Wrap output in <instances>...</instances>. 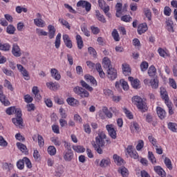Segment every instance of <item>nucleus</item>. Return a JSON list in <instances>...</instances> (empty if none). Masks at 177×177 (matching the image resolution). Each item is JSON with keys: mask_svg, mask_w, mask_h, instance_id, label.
Wrapping results in <instances>:
<instances>
[{"mask_svg": "<svg viewBox=\"0 0 177 177\" xmlns=\"http://www.w3.org/2000/svg\"><path fill=\"white\" fill-rule=\"evenodd\" d=\"M133 104L141 111V113H146L148 110L147 104L146 102L138 95L133 96L132 97Z\"/></svg>", "mask_w": 177, "mask_h": 177, "instance_id": "nucleus-1", "label": "nucleus"}, {"mask_svg": "<svg viewBox=\"0 0 177 177\" xmlns=\"http://www.w3.org/2000/svg\"><path fill=\"white\" fill-rule=\"evenodd\" d=\"M106 133L104 132H100L97 136L95 137V140L92 142V146L97 147V146L104 147V140L106 139Z\"/></svg>", "mask_w": 177, "mask_h": 177, "instance_id": "nucleus-2", "label": "nucleus"}, {"mask_svg": "<svg viewBox=\"0 0 177 177\" xmlns=\"http://www.w3.org/2000/svg\"><path fill=\"white\" fill-rule=\"evenodd\" d=\"M13 124L18 128H23V118H21V111H17L16 118L12 120Z\"/></svg>", "mask_w": 177, "mask_h": 177, "instance_id": "nucleus-3", "label": "nucleus"}, {"mask_svg": "<svg viewBox=\"0 0 177 177\" xmlns=\"http://www.w3.org/2000/svg\"><path fill=\"white\" fill-rule=\"evenodd\" d=\"M73 92L80 96V97H89V92L82 87L76 86L73 88Z\"/></svg>", "mask_w": 177, "mask_h": 177, "instance_id": "nucleus-4", "label": "nucleus"}, {"mask_svg": "<svg viewBox=\"0 0 177 177\" xmlns=\"http://www.w3.org/2000/svg\"><path fill=\"white\" fill-rule=\"evenodd\" d=\"M106 129L112 139H117V130L114 127V124H106Z\"/></svg>", "mask_w": 177, "mask_h": 177, "instance_id": "nucleus-5", "label": "nucleus"}, {"mask_svg": "<svg viewBox=\"0 0 177 177\" xmlns=\"http://www.w3.org/2000/svg\"><path fill=\"white\" fill-rule=\"evenodd\" d=\"M98 4L100 8L102 9L103 12L108 16V17H110L111 15L109 13V11L110 10V7L106 4V2L104 0H98Z\"/></svg>", "mask_w": 177, "mask_h": 177, "instance_id": "nucleus-6", "label": "nucleus"}, {"mask_svg": "<svg viewBox=\"0 0 177 177\" xmlns=\"http://www.w3.org/2000/svg\"><path fill=\"white\" fill-rule=\"evenodd\" d=\"M129 128L131 133H138L140 129V125L138 122L133 121L130 123Z\"/></svg>", "mask_w": 177, "mask_h": 177, "instance_id": "nucleus-7", "label": "nucleus"}, {"mask_svg": "<svg viewBox=\"0 0 177 177\" xmlns=\"http://www.w3.org/2000/svg\"><path fill=\"white\" fill-rule=\"evenodd\" d=\"M63 158L65 161L70 162L74 158V153L73 150H65L63 153Z\"/></svg>", "mask_w": 177, "mask_h": 177, "instance_id": "nucleus-8", "label": "nucleus"}, {"mask_svg": "<svg viewBox=\"0 0 177 177\" xmlns=\"http://www.w3.org/2000/svg\"><path fill=\"white\" fill-rule=\"evenodd\" d=\"M77 6L80 7L82 6V8H84L86 12L91 11V8H92V6L91 5V3L85 1H80L77 3Z\"/></svg>", "mask_w": 177, "mask_h": 177, "instance_id": "nucleus-9", "label": "nucleus"}, {"mask_svg": "<svg viewBox=\"0 0 177 177\" xmlns=\"http://www.w3.org/2000/svg\"><path fill=\"white\" fill-rule=\"evenodd\" d=\"M108 78L110 80H114L117 78V70L114 68H109L107 70Z\"/></svg>", "mask_w": 177, "mask_h": 177, "instance_id": "nucleus-10", "label": "nucleus"}, {"mask_svg": "<svg viewBox=\"0 0 177 177\" xmlns=\"http://www.w3.org/2000/svg\"><path fill=\"white\" fill-rule=\"evenodd\" d=\"M12 53L15 57H20L21 56V50L17 44H13Z\"/></svg>", "mask_w": 177, "mask_h": 177, "instance_id": "nucleus-11", "label": "nucleus"}, {"mask_svg": "<svg viewBox=\"0 0 177 177\" xmlns=\"http://www.w3.org/2000/svg\"><path fill=\"white\" fill-rule=\"evenodd\" d=\"M156 113L160 120H164V118L167 117V112L165 111V109L161 108V106L156 107Z\"/></svg>", "mask_w": 177, "mask_h": 177, "instance_id": "nucleus-12", "label": "nucleus"}, {"mask_svg": "<svg viewBox=\"0 0 177 177\" xmlns=\"http://www.w3.org/2000/svg\"><path fill=\"white\" fill-rule=\"evenodd\" d=\"M66 102L69 106H72L73 107H77L80 106V101L74 97H68L66 99Z\"/></svg>", "mask_w": 177, "mask_h": 177, "instance_id": "nucleus-13", "label": "nucleus"}, {"mask_svg": "<svg viewBox=\"0 0 177 177\" xmlns=\"http://www.w3.org/2000/svg\"><path fill=\"white\" fill-rule=\"evenodd\" d=\"M63 41L67 48H68L69 49H71V48H73V42L71 41V39H70L68 35H63Z\"/></svg>", "mask_w": 177, "mask_h": 177, "instance_id": "nucleus-14", "label": "nucleus"}, {"mask_svg": "<svg viewBox=\"0 0 177 177\" xmlns=\"http://www.w3.org/2000/svg\"><path fill=\"white\" fill-rule=\"evenodd\" d=\"M37 139L38 140L39 147H44V145H45V142L44 141V138L42 137V136H40L39 134H38L37 136L34 135L32 136V140H34V142H37Z\"/></svg>", "mask_w": 177, "mask_h": 177, "instance_id": "nucleus-15", "label": "nucleus"}, {"mask_svg": "<svg viewBox=\"0 0 177 177\" xmlns=\"http://www.w3.org/2000/svg\"><path fill=\"white\" fill-rule=\"evenodd\" d=\"M84 80L87 82H90V84H91V85H93L94 86H96L97 85V82H96L95 77H93V76L91 75L87 74L84 75Z\"/></svg>", "mask_w": 177, "mask_h": 177, "instance_id": "nucleus-16", "label": "nucleus"}, {"mask_svg": "<svg viewBox=\"0 0 177 177\" xmlns=\"http://www.w3.org/2000/svg\"><path fill=\"white\" fill-rule=\"evenodd\" d=\"M50 74H51V77H53L54 80H56V81H59L62 78V76L59 73V71H57V69L56 68H51Z\"/></svg>", "mask_w": 177, "mask_h": 177, "instance_id": "nucleus-17", "label": "nucleus"}, {"mask_svg": "<svg viewBox=\"0 0 177 177\" xmlns=\"http://www.w3.org/2000/svg\"><path fill=\"white\" fill-rule=\"evenodd\" d=\"M145 121L147 122H149V124H152L153 127H156L157 125V121L154 120V118H153V115L150 113H147V115H145Z\"/></svg>", "mask_w": 177, "mask_h": 177, "instance_id": "nucleus-18", "label": "nucleus"}, {"mask_svg": "<svg viewBox=\"0 0 177 177\" xmlns=\"http://www.w3.org/2000/svg\"><path fill=\"white\" fill-rule=\"evenodd\" d=\"M48 37L50 39H53L55 38V34L56 33V28L53 25H48Z\"/></svg>", "mask_w": 177, "mask_h": 177, "instance_id": "nucleus-19", "label": "nucleus"}, {"mask_svg": "<svg viewBox=\"0 0 177 177\" xmlns=\"http://www.w3.org/2000/svg\"><path fill=\"white\" fill-rule=\"evenodd\" d=\"M111 165V160L109 158L102 159L100 162V167L101 168H106V167H110Z\"/></svg>", "mask_w": 177, "mask_h": 177, "instance_id": "nucleus-20", "label": "nucleus"}, {"mask_svg": "<svg viewBox=\"0 0 177 177\" xmlns=\"http://www.w3.org/2000/svg\"><path fill=\"white\" fill-rule=\"evenodd\" d=\"M147 30H148L147 24H146L145 23L141 24L138 26V32L139 35H142V34H145V32H146Z\"/></svg>", "mask_w": 177, "mask_h": 177, "instance_id": "nucleus-21", "label": "nucleus"}, {"mask_svg": "<svg viewBox=\"0 0 177 177\" xmlns=\"http://www.w3.org/2000/svg\"><path fill=\"white\" fill-rule=\"evenodd\" d=\"M113 160H114V162H115L116 165H118V167H121V165H124V159H122V158L120 157L118 155L114 154Z\"/></svg>", "mask_w": 177, "mask_h": 177, "instance_id": "nucleus-22", "label": "nucleus"}, {"mask_svg": "<svg viewBox=\"0 0 177 177\" xmlns=\"http://www.w3.org/2000/svg\"><path fill=\"white\" fill-rule=\"evenodd\" d=\"M118 171L122 177H128L129 175V171L125 167H120Z\"/></svg>", "mask_w": 177, "mask_h": 177, "instance_id": "nucleus-23", "label": "nucleus"}, {"mask_svg": "<svg viewBox=\"0 0 177 177\" xmlns=\"http://www.w3.org/2000/svg\"><path fill=\"white\" fill-rule=\"evenodd\" d=\"M102 65L104 68H111V61H110V59L109 57H104L102 60Z\"/></svg>", "mask_w": 177, "mask_h": 177, "instance_id": "nucleus-24", "label": "nucleus"}, {"mask_svg": "<svg viewBox=\"0 0 177 177\" xmlns=\"http://www.w3.org/2000/svg\"><path fill=\"white\" fill-rule=\"evenodd\" d=\"M154 171L159 175V176L161 177H165V171L161 168L160 166H156L154 167Z\"/></svg>", "mask_w": 177, "mask_h": 177, "instance_id": "nucleus-25", "label": "nucleus"}, {"mask_svg": "<svg viewBox=\"0 0 177 177\" xmlns=\"http://www.w3.org/2000/svg\"><path fill=\"white\" fill-rule=\"evenodd\" d=\"M122 71L124 75H131V68H129V65L127 64H122Z\"/></svg>", "mask_w": 177, "mask_h": 177, "instance_id": "nucleus-26", "label": "nucleus"}, {"mask_svg": "<svg viewBox=\"0 0 177 177\" xmlns=\"http://www.w3.org/2000/svg\"><path fill=\"white\" fill-rule=\"evenodd\" d=\"M12 46L9 44V43L0 44V50H2L3 52H9Z\"/></svg>", "mask_w": 177, "mask_h": 177, "instance_id": "nucleus-27", "label": "nucleus"}, {"mask_svg": "<svg viewBox=\"0 0 177 177\" xmlns=\"http://www.w3.org/2000/svg\"><path fill=\"white\" fill-rule=\"evenodd\" d=\"M0 102L3 104V106H10V102L6 99V96H5L3 93L0 94Z\"/></svg>", "mask_w": 177, "mask_h": 177, "instance_id": "nucleus-28", "label": "nucleus"}, {"mask_svg": "<svg viewBox=\"0 0 177 177\" xmlns=\"http://www.w3.org/2000/svg\"><path fill=\"white\" fill-rule=\"evenodd\" d=\"M17 147L19 150H20V151L24 153L25 154H27V153L28 152L27 151V147L21 142H17Z\"/></svg>", "mask_w": 177, "mask_h": 177, "instance_id": "nucleus-29", "label": "nucleus"}, {"mask_svg": "<svg viewBox=\"0 0 177 177\" xmlns=\"http://www.w3.org/2000/svg\"><path fill=\"white\" fill-rule=\"evenodd\" d=\"M46 86L51 91H57L59 88V84L56 82H48L46 83Z\"/></svg>", "mask_w": 177, "mask_h": 177, "instance_id": "nucleus-30", "label": "nucleus"}, {"mask_svg": "<svg viewBox=\"0 0 177 177\" xmlns=\"http://www.w3.org/2000/svg\"><path fill=\"white\" fill-rule=\"evenodd\" d=\"M21 111L20 109H16V107L15 106H11L9 107L6 109V113L8 115H12V114H16V115H17V111Z\"/></svg>", "mask_w": 177, "mask_h": 177, "instance_id": "nucleus-31", "label": "nucleus"}, {"mask_svg": "<svg viewBox=\"0 0 177 177\" xmlns=\"http://www.w3.org/2000/svg\"><path fill=\"white\" fill-rule=\"evenodd\" d=\"M32 93L35 95V97L37 100H41V95L39 94V90H38V87L37 86H33L32 89Z\"/></svg>", "mask_w": 177, "mask_h": 177, "instance_id": "nucleus-32", "label": "nucleus"}, {"mask_svg": "<svg viewBox=\"0 0 177 177\" xmlns=\"http://www.w3.org/2000/svg\"><path fill=\"white\" fill-rule=\"evenodd\" d=\"M34 24H35V26H37V27H41V28L45 27V21L42 20V19L41 18L35 19Z\"/></svg>", "mask_w": 177, "mask_h": 177, "instance_id": "nucleus-33", "label": "nucleus"}, {"mask_svg": "<svg viewBox=\"0 0 177 177\" xmlns=\"http://www.w3.org/2000/svg\"><path fill=\"white\" fill-rule=\"evenodd\" d=\"M76 41L77 44V48L79 49H82V48L84 47V41H82V37H81V35H77L76 36Z\"/></svg>", "mask_w": 177, "mask_h": 177, "instance_id": "nucleus-34", "label": "nucleus"}, {"mask_svg": "<svg viewBox=\"0 0 177 177\" xmlns=\"http://www.w3.org/2000/svg\"><path fill=\"white\" fill-rule=\"evenodd\" d=\"M60 39H62V34L58 33L57 35L56 36L55 41V46L56 49H59V48H60V44H61Z\"/></svg>", "mask_w": 177, "mask_h": 177, "instance_id": "nucleus-35", "label": "nucleus"}, {"mask_svg": "<svg viewBox=\"0 0 177 177\" xmlns=\"http://www.w3.org/2000/svg\"><path fill=\"white\" fill-rule=\"evenodd\" d=\"M73 149L76 153H84L85 151V148L81 145H75Z\"/></svg>", "mask_w": 177, "mask_h": 177, "instance_id": "nucleus-36", "label": "nucleus"}, {"mask_svg": "<svg viewBox=\"0 0 177 177\" xmlns=\"http://www.w3.org/2000/svg\"><path fill=\"white\" fill-rule=\"evenodd\" d=\"M167 127L172 132H177V124L175 122H169Z\"/></svg>", "mask_w": 177, "mask_h": 177, "instance_id": "nucleus-37", "label": "nucleus"}, {"mask_svg": "<svg viewBox=\"0 0 177 177\" xmlns=\"http://www.w3.org/2000/svg\"><path fill=\"white\" fill-rule=\"evenodd\" d=\"M103 113L106 115L107 118H113V113L109 111L106 106L102 108Z\"/></svg>", "mask_w": 177, "mask_h": 177, "instance_id": "nucleus-38", "label": "nucleus"}, {"mask_svg": "<svg viewBox=\"0 0 177 177\" xmlns=\"http://www.w3.org/2000/svg\"><path fill=\"white\" fill-rule=\"evenodd\" d=\"M156 73H157V69H156V67L154 66H151L149 67L148 70V74L149 77H154Z\"/></svg>", "mask_w": 177, "mask_h": 177, "instance_id": "nucleus-39", "label": "nucleus"}, {"mask_svg": "<svg viewBox=\"0 0 177 177\" xmlns=\"http://www.w3.org/2000/svg\"><path fill=\"white\" fill-rule=\"evenodd\" d=\"M58 21L60 23V24H62L64 27H66V28H68V30H70L71 28L70 24L65 19L59 18Z\"/></svg>", "mask_w": 177, "mask_h": 177, "instance_id": "nucleus-40", "label": "nucleus"}, {"mask_svg": "<svg viewBox=\"0 0 177 177\" xmlns=\"http://www.w3.org/2000/svg\"><path fill=\"white\" fill-rule=\"evenodd\" d=\"M166 26L167 27L168 31H174V22L172 21V20L167 19Z\"/></svg>", "mask_w": 177, "mask_h": 177, "instance_id": "nucleus-41", "label": "nucleus"}, {"mask_svg": "<svg viewBox=\"0 0 177 177\" xmlns=\"http://www.w3.org/2000/svg\"><path fill=\"white\" fill-rule=\"evenodd\" d=\"M3 169H4V171H10L13 169V164L8 162L3 163Z\"/></svg>", "mask_w": 177, "mask_h": 177, "instance_id": "nucleus-42", "label": "nucleus"}, {"mask_svg": "<svg viewBox=\"0 0 177 177\" xmlns=\"http://www.w3.org/2000/svg\"><path fill=\"white\" fill-rule=\"evenodd\" d=\"M95 13L96 17L100 21H101L102 23H106V19L104 18V16L100 14V12H99V10H97Z\"/></svg>", "mask_w": 177, "mask_h": 177, "instance_id": "nucleus-43", "label": "nucleus"}, {"mask_svg": "<svg viewBox=\"0 0 177 177\" xmlns=\"http://www.w3.org/2000/svg\"><path fill=\"white\" fill-rule=\"evenodd\" d=\"M164 162L168 169H172V162L171 161V159L169 158H165Z\"/></svg>", "mask_w": 177, "mask_h": 177, "instance_id": "nucleus-44", "label": "nucleus"}, {"mask_svg": "<svg viewBox=\"0 0 177 177\" xmlns=\"http://www.w3.org/2000/svg\"><path fill=\"white\" fill-rule=\"evenodd\" d=\"M148 158L149 160H151L152 164L153 165L157 164V161L156 160V157L154 156V154H153V152L151 151L148 152Z\"/></svg>", "mask_w": 177, "mask_h": 177, "instance_id": "nucleus-45", "label": "nucleus"}, {"mask_svg": "<svg viewBox=\"0 0 177 177\" xmlns=\"http://www.w3.org/2000/svg\"><path fill=\"white\" fill-rule=\"evenodd\" d=\"M47 151L50 156H55L56 154V147L55 146H49Z\"/></svg>", "mask_w": 177, "mask_h": 177, "instance_id": "nucleus-46", "label": "nucleus"}, {"mask_svg": "<svg viewBox=\"0 0 177 177\" xmlns=\"http://www.w3.org/2000/svg\"><path fill=\"white\" fill-rule=\"evenodd\" d=\"M131 86L134 89H139V88H140V81L138 79L134 80L131 82Z\"/></svg>", "mask_w": 177, "mask_h": 177, "instance_id": "nucleus-47", "label": "nucleus"}, {"mask_svg": "<svg viewBox=\"0 0 177 177\" xmlns=\"http://www.w3.org/2000/svg\"><path fill=\"white\" fill-rule=\"evenodd\" d=\"M145 147V142L142 140H139L138 141V145L136 147V149L138 151H140Z\"/></svg>", "mask_w": 177, "mask_h": 177, "instance_id": "nucleus-48", "label": "nucleus"}, {"mask_svg": "<svg viewBox=\"0 0 177 177\" xmlns=\"http://www.w3.org/2000/svg\"><path fill=\"white\" fill-rule=\"evenodd\" d=\"M150 84L151 88H153V89H157V88H158V80L157 79L151 80Z\"/></svg>", "mask_w": 177, "mask_h": 177, "instance_id": "nucleus-49", "label": "nucleus"}, {"mask_svg": "<svg viewBox=\"0 0 177 177\" xmlns=\"http://www.w3.org/2000/svg\"><path fill=\"white\" fill-rule=\"evenodd\" d=\"M112 37L114 41H116V42H118V41H120V35L118 34V31L116 30V29H114L112 31Z\"/></svg>", "mask_w": 177, "mask_h": 177, "instance_id": "nucleus-50", "label": "nucleus"}, {"mask_svg": "<svg viewBox=\"0 0 177 177\" xmlns=\"http://www.w3.org/2000/svg\"><path fill=\"white\" fill-rule=\"evenodd\" d=\"M123 111L124 114H126V116L129 120H133V115H132V113L130 112L129 110H128L127 108H123Z\"/></svg>", "mask_w": 177, "mask_h": 177, "instance_id": "nucleus-51", "label": "nucleus"}, {"mask_svg": "<svg viewBox=\"0 0 177 177\" xmlns=\"http://www.w3.org/2000/svg\"><path fill=\"white\" fill-rule=\"evenodd\" d=\"M81 85L82 86H83V88H85L86 89H87V91H89V92H92V91H93V88L89 86V84H87L86 82H85V81L84 80L81 81Z\"/></svg>", "mask_w": 177, "mask_h": 177, "instance_id": "nucleus-52", "label": "nucleus"}, {"mask_svg": "<svg viewBox=\"0 0 177 177\" xmlns=\"http://www.w3.org/2000/svg\"><path fill=\"white\" fill-rule=\"evenodd\" d=\"M51 142L54 143L55 146H60L62 145V141L58 137H54L51 138Z\"/></svg>", "mask_w": 177, "mask_h": 177, "instance_id": "nucleus-53", "label": "nucleus"}, {"mask_svg": "<svg viewBox=\"0 0 177 177\" xmlns=\"http://www.w3.org/2000/svg\"><path fill=\"white\" fill-rule=\"evenodd\" d=\"M120 85L122 86L124 91H128L129 89V86L128 85V82H127L124 79L120 80Z\"/></svg>", "mask_w": 177, "mask_h": 177, "instance_id": "nucleus-54", "label": "nucleus"}, {"mask_svg": "<svg viewBox=\"0 0 177 177\" xmlns=\"http://www.w3.org/2000/svg\"><path fill=\"white\" fill-rule=\"evenodd\" d=\"M148 139H149L150 143H151V145L153 146H154V147H157V146H158V144L157 143V140H156V138H154V137H153V136H149L148 137Z\"/></svg>", "mask_w": 177, "mask_h": 177, "instance_id": "nucleus-55", "label": "nucleus"}, {"mask_svg": "<svg viewBox=\"0 0 177 177\" xmlns=\"http://www.w3.org/2000/svg\"><path fill=\"white\" fill-rule=\"evenodd\" d=\"M0 146L1 147H8V141L2 136H0Z\"/></svg>", "mask_w": 177, "mask_h": 177, "instance_id": "nucleus-56", "label": "nucleus"}, {"mask_svg": "<svg viewBox=\"0 0 177 177\" xmlns=\"http://www.w3.org/2000/svg\"><path fill=\"white\" fill-rule=\"evenodd\" d=\"M36 32L39 36L46 37V35H48V32L44 30V29L37 28Z\"/></svg>", "mask_w": 177, "mask_h": 177, "instance_id": "nucleus-57", "label": "nucleus"}, {"mask_svg": "<svg viewBox=\"0 0 177 177\" xmlns=\"http://www.w3.org/2000/svg\"><path fill=\"white\" fill-rule=\"evenodd\" d=\"M104 95H105V96H106L107 97H112L113 93V91L109 88H105L104 89Z\"/></svg>", "mask_w": 177, "mask_h": 177, "instance_id": "nucleus-58", "label": "nucleus"}, {"mask_svg": "<svg viewBox=\"0 0 177 177\" xmlns=\"http://www.w3.org/2000/svg\"><path fill=\"white\" fill-rule=\"evenodd\" d=\"M4 86L5 88H8L10 91H13V86L12 85V83H10V82H9L8 80L4 81Z\"/></svg>", "mask_w": 177, "mask_h": 177, "instance_id": "nucleus-59", "label": "nucleus"}, {"mask_svg": "<svg viewBox=\"0 0 177 177\" xmlns=\"http://www.w3.org/2000/svg\"><path fill=\"white\" fill-rule=\"evenodd\" d=\"M6 31L8 34H15V31H16V28L12 25H9L7 27Z\"/></svg>", "mask_w": 177, "mask_h": 177, "instance_id": "nucleus-60", "label": "nucleus"}, {"mask_svg": "<svg viewBox=\"0 0 177 177\" xmlns=\"http://www.w3.org/2000/svg\"><path fill=\"white\" fill-rule=\"evenodd\" d=\"M24 162L26 165L27 168H32L31 161L27 157L24 158Z\"/></svg>", "mask_w": 177, "mask_h": 177, "instance_id": "nucleus-61", "label": "nucleus"}, {"mask_svg": "<svg viewBox=\"0 0 177 177\" xmlns=\"http://www.w3.org/2000/svg\"><path fill=\"white\" fill-rule=\"evenodd\" d=\"M16 12L17 13H21V12H24V13H27L28 10L26 8H23L20 6H18L16 7Z\"/></svg>", "mask_w": 177, "mask_h": 177, "instance_id": "nucleus-62", "label": "nucleus"}, {"mask_svg": "<svg viewBox=\"0 0 177 177\" xmlns=\"http://www.w3.org/2000/svg\"><path fill=\"white\" fill-rule=\"evenodd\" d=\"M17 167L18 169H24V159L19 160L17 162Z\"/></svg>", "mask_w": 177, "mask_h": 177, "instance_id": "nucleus-63", "label": "nucleus"}, {"mask_svg": "<svg viewBox=\"0 0 177 177\" xmlns=\"http://www.w3.org/2000/svg\"><path fill=\"white\" fill-rule=\"evenodd\" d=\"M149 68V64L146 62H142L140 64L141 71H146Z\"/></svg>", "mask_w": 177, "mask_h": 177, "instance_id": "nucleus-64", "label": "nucleus"}]
</instances>
